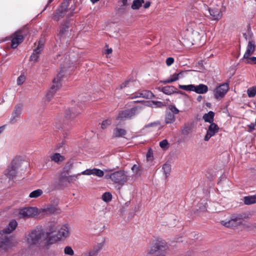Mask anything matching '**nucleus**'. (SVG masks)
<instances>
[{
	"label": "nucleus",
	"mask_w": 256,
	"mask_h": 256,
	"mask_svg": "<svg viewBox=\"0 0 256 256\" xmlns=\"http://www.w3.org/2000/svg\"><path fill=\"white\" fill-rule=\"evenodd\" d=\"M199 8L205 16L212 20H218L224 10L222 0H198Z\"/></svg>",
	"instance_id": "obj_1"
},
{
	"label": "nucleus",
	"mask_w": 256,
	"mask_h": 256,
	"mask_svg": "<svg viewBox=\"0 0 256 256\" xmlns=\"http://www.w3.org/2000/svg\"><path fill=\"white\" fill-rule=\"evenodd\" d=\"M17 226L16 221L12 220L4 228L0 230V254H4L14 246V243L12 242V238L5 234L12 232L16 229Z\"/></svg>",
	"instance_id": "obj_2"
},
{
	"label": "nucleus",
	"mask_w": 256,
	"mask_h": 256,
	"mask_svg": "<svg viewBox=\"0 0 256 256\" xmlns=\"http://www.w3.org/2000/svg\"><path fill=\"white\" fill-rule=\"evenodd\" d=\"M142 108L140 106H135L130 109L126 110L120 112L116 120H124L132 118L136 114H138Z\"/></svg>",
	"instance_id": "obj_3"
},
{
	"label": "nucleus",
	"mask_w": 256,
	"mask_h": 256,
	"mask_svg": "<svg viewBox=\"0 0 256 256\" xmlns=\"http://www.w3.org/2000/svg\"><path fill=\"white\" fill-rule=\"evenodd\" d=\"M63 76V71L60 70L58 74L56 77L53 80V84L48 90L46 96V98L48 100H50L56 90L60 88L61 86L60 81Z\"/></svg>",
	"instance_id": "obj_4"
},
{
	"label": "nucleus",
	"mask_w": 256,
	"mask_h": 256,
	"mask_svg": "<svg viewBox=\"0 0 256 256\" xmlns=\"http://www.w3.org/2000/svg\"><path fill=\"white\" fill-rule=\"evenodd\" d=\"M106 178H110L115 184L123 185L128 180V176L124 171L119 170L106 176Z\"/></svg>",
	"instance_id": "obj_5"
},
{
	"label": "nucleus",
	"mask_w": 256,
	"mask_h": 256,
	"mask_svg": "<svg viewBox=\"0 0 256 256\" xmlns=\"http://www.w3.org/2000/svg\"><path fill=\"white\" fill-rule=\"evenodd\" d=\"M42 234L43 232L41 230H32L26 237L27 243L30 246L37 244L40 242Z\"/></svg>",
	"instance_id": "obj_6"
},
{
	"label": "nucleus",
	"mask_w": 256,
	"mask_h": 256,
	"mask_svg": "<svg viewBox=\"0 0 256 256\" xmlns=\"http://www.w3.org/2000/svg\"><path fill=\"white\" fill-rule=\"evenodd\" d=\"M179 110L174 105H170L166 110L164 116V123L172 124L176 120L175 115L178 114Z\"/></svg>",
	"instance_id": "obj_7"
},
{
	"label": "nucleus",
	"mask_w": 256,
	"mask_h": 256,
	"mask_svg": "<svg viewBox=\"0 0 256 256\" xmlns=\"http://www.w3.org/2000/svg\"><path fill=\"white\" fill-rule=\"evenodd\" d=\"M229 90V85L228 83L222 84L216 86L214 90V96L218 100H221L224 97Z\"/></svg>",
	"instance_id": "obj_8"
},
{
	"label": "nucleus",
	"mask_w": 256,
	"mask_h": 256,
	"mask_svg": "<svg viewBox=\"0 0 256 256\" xmlns=\"http://www.w3.org/2000/svg\"><path fill=\"white\" fill-rule=\"evenodd\" d=\"M38 213V209L34 207H28L20 210L19 214L21 218H28L35 216Z\"/></svg>",
	"instance_id": "obj_9"
},
{
	"label": "nucleus",
	"mask_w": 256,
	"mask_h": 256,
	"mask_svg": "<svg viewBox=\"0 0 256 256\" xmlns=\"http://www.w3.org/2000/svg\"><path fill=\"white\" fill-rule=\"evenodd\" d=\"M242 222V218L240 216H232L231 218L226 221V220H222V224L228 228H234L241 224Z\"/></svg>",
	"instance_id": "obj_10"
},
{
	"label": "nucleus",
	"mask_w": 256,
	"mask_h": 256,
	"mask_svg": "<svg viewBox=\"0 0 256 256\" xmlns=\"http://www.w3.org/2000/svg\"><path fill=\"white\" fill-rule=\"evenodd\" d=\"M68 9V5L66 2H64L62 6L56 10L52 16V19L58 21L60 18H63L67 12Z\"/></svg>",
	"instance_id": "obj_11"
},
{
	"label": "nucleus",
	"mask_w": 256,
	"mask_h": 256,
	"mask_svg": "<svg viewBox=\"0 0 256 256\" xmlns=\"http://www.w3.org/2000/svg\"><path fill=\"white\" fill-rule=\"evenodd\" d=\"M256 42L254 40H249L246 46V51L244 55L243 58L240 60V62H242L244 58H248L252 55L256 50Z\"/></svg>",
	"instance_id": "obj_12"
},
{
	"label": "nucleus",
	"mask_w": 256,
	"mask_h": 256,
	"mask_svg": "<svg viewBox=\"0 0 256 256\" xmlns=\"http://www.w3.org/2000/svg\"><path fill=\"white\" fill-rule=\"evenodd\" d=\"M24 40V36L22 34V30H19L16 32L12 35V48H16L20 43H22Z\"/></svg>",
	"instance_id": "obj_13"
},
{
	"label": "nucleus",
	"mask_w": 256,
	"mask_h": 256,
	"mask_svg": "<svg viewBox=\"0 0 256 256\" xmlns=\"http://www.w3.org/2000/svg\"><path fill=\"white\" fill-rule=\"evenodd\" d=\"M81 112V108H70L66 110L65 118L68 120H72Z\"/></svg>",
	"instance_id": "obj_14"
},
{
	"label": "nucleus",
	"mask_w": 256,
	"mask_h": 256,
	"mask_svg": "<svg viewBox=\"0 0 256 256\" xmlns=\"http://www.w3.org/2000/svg\"><path fill=\"white\" fill-rule=\"evenodd\" d=\"M219 130L218 126L216 124L212 122L208 126L206 134L204 138L205 141H208L210 138L214 136V134L218 132Z\"/></svg>",
	"instance_id": "obj_15"
},
{
	"label": "nucleus",
	"mask_w": 256,
	"mask_h": 256,
	"mask_svg": "<svg viewBox=\"0 0 256 256\" xmlns=\"http://www.w3.org/2000/svg\"><path fill=\"white\" fill-rule=\"evenodd\" d=\"M22 108L23 105L22 104H18L14 106L10 120V123L14 124L17 119L20 117Z\"/></svg>",
	"instance_id": "obj_16"
},
{
	"label": "nucleus",
	"mask_w": 256,
	"mask_h": 256,
	"mask_svg": "<svg viewBox=\"0 0 256 256\" xmlns=\"http://www.w3.org/2000/svg\"><path fill=\"white\" fill-rule=\"evenodd\" d=\"M103 244L102 243H98L96 244L89 252H84L82 256H96L102 250Z\"/></svg>",
	"instance_id": "obj_17"
},
{
	"label": "nucleus",
	"mask_w": 256,
	"mask_h": 256,
	"mask_svg": "<svg viewBox=\"0 0 256 256\" xmlns=\"http://www.w3.org/2000/svg\"><path fill=\"white\" fill-rule=\"evenodd\" d=\"M70 234L68 226L67 224L62 226L58 230L57 236L58 238L62 240L67 238Z\"/></svg>",
	"instance_id": "obj_18"
},
{
	"label": "nucleus",
	"mask_w": 256,
	"mask_h": 256,
	"mask_svg": "<svg viewBox=\"0 0 256 256\" xmlns=\"http://www.w3.org/2000/svg\"><path fill=\"white\" fill-rule=\"evenodd\" d=\"M154 97V94L150 90H144L142 92H138L132 97V98H152Z\"/></svg>",
	"instance_id": "obj_19"
},
{
	"label": "nucleus",
	"mask_w": 256,
	"mask_h": 256,
	"mask_svg": "<svg viewBox=\"0 0 256 256\" xmlns=\"http://www.w3.org/2000/svg\"><path fill=\"white\" fill-rule=\"evenodd\" d=\"M204 15L200 14L198 12H194L192 16L191 21L194 23L198 24L200 25V28L202 26L200 24L202 20L204 19Z\"/></svg>",
	"instance_id": "obj_20"
},
{
	"label": "nucleus",
	"mask_w": 256,
	"mask_h": 256,
	"mask_svg": "<svg viewBox=\"0 0 256 256\" xmlns=\"http://www.w3.org/2000/svg\"><path fill=\"white\" fill-rule=\"evenodd\" d=\"M194 90V92L198 94H204L208 92V88L207 86L200 84L196 86Z\"/></svg>",
	"instance_id": "obj_21"
},
{
	"label": "nucleus",
	"mask_w": 256,
	"mask_h": 256,
	"mask_svg": "<svg viewBox=\"0 0 256 256\" xmlns=\"http://www.w3.org/2000/svg\"><path fill=\"white\" fill-rule=\"evenodd\" d=\"M126 132L124 129L116 128L113 130L112 136L114 138L124 137Z\"/></svg>",
	"instance_id": "obj_22"
},
{
	"label": "nucleus",
	"mask_w": 256,
	"mask_h": 256,
	"mask_svg": "<svg viewBox=\"0 0 256 256\" xmlns=\"http://www.w3.org/2000/svg\"><path fill=\"white\" fill-rule=\"evenodd\" d=\"M192 124L190 123H186L183 126L181 130V133L184 136H187L192 132Z\"/></svg>",
	"instance_id": "obj_23"
},
{
	"label": "nucleus",
	"mask_w": 256,
	"mask_h": 256,
	"mask_svg": "<svg viewBox=\"0 0 256 256\" xmlns=\"http://www.w3.org/2000/svg\"><path fill=\"white\" fill-rule=\"evenodd\" d=\"M50 160L52 162H54L58 164L62 162L64 160V157L61 155L60 153H54L50 156Z\"/></svg>",
	"instance_id": "obj_24"
},
{
	"label": "nucleus",
	"mask_w": 256,
	"mask_h": 256,
	"mask_svg": "<svg viewBox=\"0 0 256 256\" xmlns=\"http://www.w3.org/2000/svg\"><path fill=\"white\" fill-rule=\"evenodd\" d=\"M176 88L172 86H166L162 88V92L168 95H170L176 92Z\"/></svg>",
	"instance_id": "obj_25"
},
{
	"label": "nucleus",
	"mask_w": 256,
	"mask_h": 256,
	"mask_svg": "<svg viewBox=\"0 0 256 256\" xmlns=\"http://www.w3.org/2000/svg\"><path fill=\"white\" fill-rule=\"evenodd\" d=\"M16 174V171L13 166L9 167L5 174L6 176L10 180L13 179Z\"/></svg>",
	"instance_id": "obj_26"
},
{
	"label": "nucleus",
	"mask_w": 256,
	"mask_h": 256,
	"mask_svg": "<svg viewBox=\"0 0 256 256\" xmlns=\"http://www.w3.org/2000/svg\"><path fill=\"white\" fill-rule=\"evenodd\" d=\"M214 113L212 111H210L208 113L203 116V119L206 122L212 124L214 122Z\"/></svg>",
	"instance_id": "obj_27"
},
{
	"label": "nucleus",
	"mask_w": 256,
	"mask_h": 256,
	"mask_svg": "<svg viewBox=\"0 0 256 256\" xmlns=\"http://www.w3.org/2000/svg\"><path fill=\"white\" fill-rule=\"evenodd\" d=\"M42 50L40 48H36L34 50V52L30 57V60L34 62H36L39 58L40 53Z\"/></svg>",
	"instance_id": "obj_28"
},
{
	"label": "nucleus",
	"mask_w": 256,
	"mask_h": 256,
	"mask_svg": "<svg viewBox=\"0 0 256 256\" xmlns=\"http://www.w3.org/2000/svg\"><path fill=\"white\" fill-rule=\"evenodd\" d=\"M244 203L246 205L256 203V194L252 196H245L244 198Z\"/></svg>",
	"instance_id": "obj_29"
},
{
	"label": "nucleus",
	"mask_w": 256,
	"mask_h": 256,
	"mask_svg": "<svg viewBox=\"0 0 256 256\" xmlns=\"http://www.w3.org/2000/svg\"><path fill=\"white\" fill-rule=\"evenodd\" d=\"M47 238L46 240V244L47 245H50L56 243L58 240H60L58 236L56 235L54 236H46Z\"/></svg>",
	"instance_id": "obj_30"
},
{
	"label": "nucleus",
	"mask_w": 256,
	"mask_h": 256,
	"mask_svg": "<svg viewBox=\"0 0 256 256\" xmlns=\"http://www.w3.org/2000/svg\"><path fill=\"white\" fill-rule=\"evenodd\" d=\"M131 170L134 174L136 175H140L142 173V168L139 164H134L132 167Z\"/></svg>",
	"instance_id": "obj_31"
},
{
	"label": "nucleus",
	"mask_w": 256,
	"mask_h": 256,
	"mask_svg": "<svg viewBox=\"0 0 256 256\" xmlns=\"http://www.w3.org/2000/svg\"><path fill=\"white\" fill-rule=\"evenodd\" d=\"M66 124H68L66 120H62V122L61 120H58L56 123V126L58 129L64 130L66 128Z\"/></svg>",
	"instance_id": "obj_32"
},
{
	"label": "nucleus",
	"mask_w": 256,
	"mask_h": 256,
	"mask_svg": "<svg viewBox=\"0 0 256 256\" xmlns=\"http://www.w3.org/2000/svg\"><path fill=\"white\" fill-rule=\"evenodd\" d=\"M42 193L43 192L42 190L38 189L32 192L29 194V197L30 198H37L40 196Z\"/></svg>",
	"instance_id": "obj_33"
},
{
	"label": "nucleus",
	"mask_w": 256,
	"mask_h": 256,
	"mask_svg": "<svg viewBox=\"0 0 256 256\" xmlns=\"http://www.w3.org/2000/svg\"><path fill=\"white\" fill-rule=\"evenodd\" d=\"M144 3V0H134L132 5V8L133 10H138Z\"/></svg>",
	"instance_id": "obj_34"
},
{
	"label": "nucleus",
	"mask_w": 256,
	"mask_h": 256,
	"mask_svg": "<svg viewBox=\"0 0 256 256\" xmlns=\"http://www.w3.org/2000/svg\"><path fill=\"white\" fill-rule=\"evenodd\" d=\"M57 210V208L56 206L49 204L44 209V211L48 214H54Z\"/></svg>",
	"instance_id": "obj_35"
},
{
	"label": "nucleus",
	"mask_w": 256,
	"mask_h": 256,
	"mask_svg": "<svg viewBox=\"0 0 256 256\" xmlns=\"http://www.w3.org/2000/svg\"><path fill=\"white\" fill-rule=\"evenodd\" d=\"M247 94L249 98H253L256 95V86H253L248 88Z\"/></svg>",
	"instance_id": "obj_36"
},
{
	"label": "nucleus",
	"mask_w": 256,
	"mask_h": 256,
	"mask_svg": "<svg viewBox=\"0 0 256 256\" xmlns=\"http://www.w3.org/2000/svg\"><path fill=\"white\" fill-rule=\"evenodd\" d=\"M178 80V78L176 75V73L170 76V77L164 81V84H169L176 82Z\"/></svg>",
	"instance_id": "obj_37"
},
{
	"label": "nucleus",
	"mask_w": 256,
	"mask_h": 256,
	"mask_svg": "<svg viewBox=\"0 0 256 256\" xmlns=\"http://www.w3.org/2000/svg\"><path fill=\"white\" fill-rule=\"evenodd\" d=\"M102 198L104 202H108L111 201L112 195L109 192H106L102 195Z\"/></svg>",
	"instance_id": "obj_38"
},
{
	"label": "nucleus",
	"mask_w": 256,
	"mask_h": 256,
	"mask_svg": "<svg viewBox=\"0 0 256 256\" xmlns=\"http://www.w3.org/2000/svg\"><path fill=\"white\" fill-rule=\"evenodd\" d=\"M162 169L166 175V178L170 173L171 166L168 164H164L162 166Z\"/></svg>",
	"instance_id": "obj_39"
},
{
	"label": "nucleus",
	"mask_w": 256,
	"mask_h": 256,
	"mask_svg": "<svg viewBox=\"0 0 256 256\" xmlns=\"http://www.w3.org/2000/svg\"><path fill=\"white\" fill-rule=\"evenodd\" d=\"M92 174L98 177H102L104 175V172L100 169L94 168L92 169Z\"/></svg>",
	"instance_id": "obj_40"
},
{
	"label": "nucleus",
	"mask_w": 256,
	"mask_h": 256,
	"mask_svg": "<svg viewBox=\"0 0 256 256\" xmlns=\"http://www.w3.org/2000/svg\"><path fill=\"white\" fill-rule=\"evenodd\" d=\"M80 174H81L78 173L77 174L69 176H66L65 178V179L68 182H74L78 178V176H80Z\"/></svg>",
	"instance_id": "obj_41"
},
{
	"label": "nucleus",
	"mask_w": 256,
	"mask_h": 256,
	"mask_svg": "<svg viewBox=\"0 0 256 256\" xmlns=\"http://www.w3.org/2000/svg\"><path fill=\"white\" fill-rule=\"evenodd\" d=\"M134 82H136L131 80H126L120 85V89H123L126 87L133 86Z\"/></svg>",
	"instance_id": "obj_42"
},
{
	"label": "nucleus",
	"mask_w": 256,
	"mask_h": 256,
	"mask_svg": "<svg viewBox=\"0 0 256 256\" xmlns=\"http://www.w3.org/2000/svg\"><path fill=\"white\" fill-rule=\"evenodd\" d=\"M43 162L44 164H43V168H48V167L52 165L50 163L51 162L50 156H46L44 158Z\"/></svg>",
	"instance_id": "obj_43"
},
{
	"label": "nucleus",
	"mask_w": 256,
	"mask_h": 256,
	"mask_svg": "<svg viewBox=\"0 0 256 256\" xmlns=\"http://www.w3.org/2000/svg\"><path fill=\"white\" fill-rule=\"evenodd\" d=\"M56 230L57 228L54 224H50L48 226V232H47L46 233V236H50V234L56 232Z\"/></svg>",
	"instance_id": "obj_44"
},
{
	"label": "nucleus",
	"mask_w": 256,
	"mask_h": 256,
	"mask_svg": "<svg viewBox=\"0 0 256 256\" xmlns=\"http://www.w3.org/2000/svg\"><path fill=\"white\" fill-rule=\"evenodd\" d=\"M64 252L65 254L69 256H73L74 252L72 248L70 246H66L64 249Z\"/></svg>",
	"instance_id": "obj_45"
},
{
	"label": "nucleus",
	"mask_w": 256,
	"mask_h": 256,
	"mask_svg": "<svg viewBox=\"0 0 256 256\" xmlns=\"http://www.w3.org/2000/svg\"><path fill=\"white\" fill-rule=\"evenodd\" d=\"M244 36L246 40H248V41L250 40H254L252 38L253 34L250 31H248L246 33L244 34Z\"/></svg>",
	"instance_id": "obj_46"
},
{
	"label": "nucleus",
	"mask_w": 256,
	"mask_h": 256,
	"mask_svg": "<svg viewBox=\"0 0 256 256\" xmlns=\"http://www.w3.org/2000/svg\"><path fill=\"white\" fill-rule=\"evenodd\" d=\"M112 123V122L110 120H104L101 124L102 128L105 129L108 126H110Z\"/></svg>",
	"instance_id": "obj_47"
},
{
	"label": "nucleus",
	"mask_w": 256,
	"mask_h": 256,
	"mask_svg": "<svg viewBox=\"0 0 256 256\" xmlns=\"http://www.w3.org/2000/svg\"><path fill=\"white\" fill-rule=\"evenodd\" d=\"M72 168V163L70 162H67L64 168V170L65 172H68Z\"/></svg>",
	"instance_id": "obj_48"
},
{
	"label": "nucleus",
	"mask_w": 256,
	"mask_h": 256,
	"mask_svg": "<svg viewBox=\"0 0 256 256\" xmlns=\"http://www.w3.org/2000/svg\"><path fill=\"white\" fill-rule=\"evenodd\" d=\"M246 60V63L249 64H256V56L249 57Z\"/></svg>",
	"instance_id": "obj_49"
},
{
	"label": "nucleus",
	"mask_w": 256,
	"mask_h": 256,
	"mask_svg": "<svg viewBox=\"0 0 256 256\" xmlns=\"http://www.w3.org/2000/svg\"><path fill=\"white\" fill-rule=\"evenodd\" d=\"M168 143L166 140H164L160 142V146L162 148H167Z\"/></svg>",
	"instance_id": "obj_50"
},
{
	"label": "nucleus",
	"mask_w": 256,
	"mask_h": 256,
	"mask_svg": "<svg viewBox=\"0 0 256 256\" xmlns=\"http://www.w3.org/2000/svg\"><path fill=\"white\" fill-rule=\"evenodd\" d=\"M25 77L24 76H20L18 78V80H17V84L18 85V86H20L21 84H22L24 80H25Z\"/></svg>",
	"instance_id": "obj_51"
},
{
	"label": "nucleus",
	"mask_w": 256,
	"mask_h": 256,
	"mask_svg": "<svg viewBox=\"0 0 256 256\" xmlns=\"http://www.w3.org/2000/svg\"><path fill=\"white\" fill-rule=\"evenodd\" d=\"M153 152L151 148H150L146 154V158L148 160H151L152 159Z\"/></svg>",
	"instance_id": "obj_52"
},
{
	"label": "nucleus",
	"mask_w": 256,
	"mask_h": 256,
	"mask_svg": "<svg viewBox=\"0 0 256 256\" xmlns=\"http://www.w3.org/2000/svg\"><path fill=\"white\" fill-rule=\"evenodd\" d=\"M203 32L200 30V32H198L196 30H193L192 32V34L194 36V38H196L197 37H198V36H200V35L203 34Z\"/></svg>",
	"instance_id": "obj_53"
},
{
	"label": "nucleus",
	"mask_w": 256,
	"mask_h": 256,
	"mask_svg": "<svg viewBox=\"0 0 256 256\" xmlns=\"http://www.w3.org/2000/svg\"><path fill=\"white\" fill-rule=\"evenodd\" d=\"M44 40L42 39H40L38 42V44L36 48H40V50H42L44 48Z\"/></svg>",
	"instance_id": "obj_54"
},
{
	"label": "nucleus",
	"mask_w": 256,
	"mask_h": 256,
	"mask_svg": "<svg viewBox=\"0 0 256 256\" xmlns=\"http://www.w3.org/2000/svg\"><path fill=\"white\" fill-rule=\"evenodd\" d=\"M174 62V58L169 57L166 60V64L168 66H171Z\"/></svg>",
	"instance_id": "obj_55"
},
{
	"label": "nucleus",
	"mask_w": 256,
	"mask_h": 256,
	"mask_svg": "<svg viewBox=\"0 0 256 256\" xmlns=\"http://www.w3.org/2000/svg\"><path fill=\"white\" fill-rule=\"evenodd\" d=\"M81 174L84 175L90 176L92 174V169H86V170L82 172Z\"/></svg>",
	"instance_id": "obj_56"
},
{
	"label": "nucleus",
	"mask_w": 256,
	"mask_h": 256,
	"mask_svg": "<svg viewBox=\"0 0 256 256\" xmlns=\"http://www.w3.org/2000/svg\"><path fill=\"white\" fill-rule=\"evenodd\" d=\"M195 86V85L192 84L187 85L186 91L194 92Z\"/></svg>",
	"instance_id": "obj_57"
},
{
	"label": "nucleus",
	"mask_w": 256,
	"mask_h": 256,
	"mask_svg": "<svg viewBox=\"0 0 256 256\" xmlns=\"http://www.w3.org/2000/svg\"><path fill=\"white\" fill-rule=\"evenodd\" d=\"M186 73V71H181L178 73H176V75L178 78V79L180 78H182L184 76V74Z\"/></svg>",
	"instance_id": "obj_58"
},
{
	"label": "nucleus",
	"mask_w": 256,
	"mask_h": 256,
	"mask_svg": "<svg viewBox=\"0 0 256 256\" xmlns=\"http://www.w3.org/2000/svg\"><path fill=\"white\" fill-rule=\"evenodd\" d=\"M129 0H121L119 1V3L120 4V6H126L128 4V2Z\"/></svg>",
	"instance_id": "obj_59"
},
{
	"label": "nucleus",
	"mask_w": 256,
	"mask_h": 256,
	"mask_svg": "<svg viewBox=\"0 0 256 256\" xmlns=\"http://www.w3.org/2000/svg\"><path fill=\"white\" fill-rule=\"evenodd\" d=\"M159 124L158 122H151L150 124H148L146 126V128L150 127V126H156Z\"/></svg>",
	"instance_id": "obj_60"
},
{
	"label": "nucleus",
	"mask_w": 256,
	"mask_h": 256,
	"mask_svg": "<svg viewBox=\"0 0 256 256\" xmlns=\"http://www.w3.org/2000/svg\"><path fill=\"white\" fill-rule=\"evenodd\" d=\"M154 103L156 106L157 107L160 108L164 106V104L159 101L154 102Z\"/></svg>",
	"instance_id": "obj_61"
},
{
	"label": "nucleus",
	"mask_w": 256,
	"mask_h": 256,
	"mask_svg": "<svg viewBox=\"0 0 256 256\" xmlns=\"http://www.w3.org/2000/svg\"><path fill=\"white\" fill-rule=\"evenodd\" d=\"M67 27H64V28H62L60 29V32H59V34L62 36V35L64 34V32L66 30V29H67Z\"/></svg>",
	"instance_id": "obj_62"
},
{
	"label": "nucleus",
	"mask_w": 256,
	"mask_h": 256,
	"mask_svg": "<svg viewBox=\"0 0 256 256\" xmlns=\"http://www.w3.org/2000/svg\"><path fill=\"white\" fill-rule=\"evenodd\" d=\"M150 2L149 1L146 2L144 4V8H148L150 6Z\"/></svg>",
	"instance_id": "obj_63"
},
{
	"label": "nucleus",
	"mask_w": 256,
	"mask_h": 256,
	"mask_svg": "<svg viewBox=\"0 0 256 256\" xmlns=\"http://www.w3.org/2000/svg\"><path fill=\"white\" fill-rule=\"evenodd\" d=\"M178 88L180 89H182V90H186L187 85H180V84L178 86Z\"/></svg>",
	"instance_id": "obj_64"
}]
</instances>
